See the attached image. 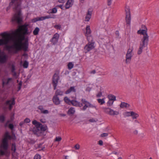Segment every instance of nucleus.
<instances>
[{
	"label": "nucleus",
	"instance_id": "f257e3e1",
	"mask_svg": "<svg viewBox=\"0 0 159 159\" xmlns=\"http://www.w3.org/2000/svg\"><path fill=\"white\" fill-rule=\"evenodd\" d=\"M5 45V49L8 51L10 53L16 54L22 49L25 52L28 51L29 43L28 39L23 43H22V41L18 39L16 42L11 46L7 44Z\"/></svg>",
	"mask_w": 159,
	"mask_h": 159
},
{
	"label": "nucleus",
	"instance_id": "f03ea898",
	"mask_svg": "<svg viewBox=\"0 0 159 159\" xmlns=\"http://www.w3.org/2000/svg\"><path fill=\"white\" fill-rule=\"evenodd\" d=\"M28 26L29 25L26 23L19 25L17 28L14 31L13 34L16 35L18 34H20L19 35V39L21 41L25 40L27 38H25V36L29 35L30 34V32L28 30Z\"/></svg>",
	"mask_w": 159,
	"mask_h": 159
},
{
	"label": "nucleus",
	"instance_id": "7ed1b4c3",
	"mask_svg": "<svg viewBox=\"0 0 159 159\" xmlns=\"http://www.w3.org/2000/svg\"><path fill=\"white\" fill-rule=\"evenodd\" d=\"M147 30H145L140 29L137 31V34L143 35L140 42L139 47L137 52V54L140 55L143 52V49L144 48L147 46L149 41V36L147 33Z\"/></svg>",
	"mask_w": 159,
	"mask_h": 159
},
{
	"label": "nucleus",
	"instance_id": "20e7f679",
	"mask_svg": "<svg viewBox=\"0 0 159 159\" xmlns=\"http://www.w3.org/2000/svg\"><path fill=\"white\" fill-rule=\"evenodd\" d=\"M21 3H17L15 7L14 8L16 11L12 17L11 22L12 23L16 22L18 24L20 25L23 22V17L21 14Z\"/></svg>",
	"mask_w": 159,
	"mask_h": 159
},
{
	"label": "nucleus",
	"instance_id": "39448f33",
	"mask_svg": "<svg viewBox=\"0 0 159 159\" xmlns=\"http://www.w3.org/2000/svg\"><path fill=\"white\" fill-rule=\"evenodd\" d=\"M32 124L36 127L33 128L32 132L34 134L38 136H41L43 132L46 131L47 129L46 125H43L35 120L32 121Z\"/></svg>",
	"mask_w": 159,
	"mask_h": 159
},
{
	"label": "nucleus",
	"instance_id": "423d86ee",
	"mask_svg": "<svg viewBox=\"0 0 159 159\" xmlns=\"http://www.w3.org/2000/svg\"><path fill=\"white\" fill-rule=\"evenodd\" d=\"M11 136L10 134L8 131L6 132L3 136V138L2 140V147L6 150L8 148V140H11Z\"/></svg>",
	"mask_w": 159,
	"mask_h": 159
},
{
	"label": "nucleus",
	"instance_id": "0eeeda50",
	"mask_svg": "<svg viewBox=\"0 0 159 159\" xmlns=\"http://www.w3.org/2000/svg\"><path fill=\"white\" fill-rule=\"evenodd\" d=\"M59 72L56 71L53 74L52 78V84L54 90L56 89L59 80H60Z\"/></svg>",
	"mask_w": 159,
	"mask_h": 159
},
{
	"label": "nucleus",
	"instance_id": "6e6552de",
	"mask_svg": "<svg viewBox=\"0 0 159 159\" xmlns=\"http://www.w3.org/2000/svg\"><path fill=\"white\" fill-rule=\"evenodd\" d=\"M94 43L89 41L84 47V52L86 53L94 48Z\"/></svg>",
	"mask_w": 159,
	"mask_h": 159
},
{
	"label": "nucleus",
	"instance_id": "1a4fd4ad",
	"mask_svg": "<svg viewBox=\"0 0 159 159\" xmlns=\"http://www.w3.org/2000/svg\"><path fill=\"white\" fill-rule=\"evenodd\" d=\"M23 1V0H11V2L9 3V6L7 7L6 11H7L11 8V7L14 6L13 7V9L15 10V9L14 8L16 5L17 3H21L22 4V2Z\"/></svg>",
	"mask_w": 159,
	"mask_h": 159
},
{
	"label": "nucleus",
	"instance_id": "9d476101",
	"mask_svg": "<svg viewBox=\"0 0 159 159\" xmlns=\"http://www.w3.org/2000/svg\"><path fill=\"white\" fill-rule=\"evenodd\" d=\"M125 20L127 25H129L130 24L131 18L130 9L129 8L125 10Z\"/></svg>",
	"mask_w": 159,
	"mask_h": 159
},
{
	"label": "nucleus",
	"instance_id": "9b49d317",
	"mask_svg": "<svg viewBox=\"0 0 159 159\" xmlns=\"http://www.w3.org/2000/svg\"><path fill=\"white\" fill-rule=\"evenodd\" d=\"M16 103L15 98H12L11 100H7L4 103V105L6 106L9 105V109L10 110H11L13 107V106L15 105Z\"/></svg>",
	"mask_w": 159,
	"mask_h": 159
},
{
	"label": "nucleus",
	"instance_id": "f8f14e48",
	"mask_svg": "<svg viewBox=\"0 0 159 159\" xmlns=\"http://www.w3.org/2000/svg\"><path fill=\"white\" fill-rule=\"evenodd\" d=\"M59 38V34L58 33H56L53 35L50 41L52 43L53 45H55L58 43Z\"/></svg>",
	"mask_w": 159,
	"mask_h": 159
},
{
	"label": "nucleus",
	"instance_id": "ddd939ff",
	"mask_svg": "<svg viewBox=\"0 0 159 159\" xmlns=\"http://www.w3.org/2000/svg\"><path fill=\"white\" fill-rule=\"evenodd\" d=\"M81 101L82 102V104H84V107L81 108V110L84 111L86 110L87 107H89V104H88V103H89V102L87 101L84 98H82Z\"/></svg>",
	"mask_w": 159,
	"mask_h": 159
},
{
	"label": "nucleus",
	"instance_id": "4468645a",
	"mask_svg": "<svg viewBox=\"0 0 159 159\" xmlns=\"http://www.w3.org/2000/svg\"><path fill=\"white\" fill-rule=\"evenodd\" d=\"M52 101L54 104L56 105H58L60 104L61 101L60 100L59 97L54 95L52 98Z\"/></svg>",
	"mask_w": 159,
	"mask_h": 159
},
{
	"label": "nucleus",
	"instance_id": "2eb2a0df",
	"mask_svg": "<svg viewBox=\"0 0 159 159\" xmlns=\"http://www.w3.org/2000/svg\"><path fill=\"white\" fill-rule=\"evenodd\" d=\"M71 104L73 106L76 107H81L83 106L82 103H80V102H78L77 100H71Z\"/></svg>",
	"mask_w": 159,
	"mask_h": 159
},
{
	"label": "nucleus",
	"instance_id": "dca6fc26",
	"mask_svg": "<svg viewBox=\"0 0 159 159\" xmlns=\"http://www.w3.org/2000/svg\"><path fill=\"white\" fill-rule=\"evenodd\" d=\"M0 148L3 149V150H0V156L5 155L6 156H7V154H8L9 155V153L8 151V148H7L6 150L4 149L3 147H2V145H1Z\"/></svg>",
	"mask_w": 159,
	"mask_h": 159
},
{
	"label": "nucleus",
	"instance_id": "f3484780",
	"mask_svg": "<svg viewBox=\"0 0 159 159\" xmlns=\"http://www.w3.org/2000/svg\"><path fill=\"white\" fill-rule=\"evenodd\" d=\"M132 57L131 53H127L126 55L125 62L126 64L130 63Z\"/></svg>",
	"mask_w": 159,
	"mask_h": 159
},
{
	"label": "nucleus",
	"instance_id": "a211bd4d",
	"mask_svg": "<svg viewBox=\"0 0 159 159\" xmlns=\"http://www.w3.org/2000/svg\"><path fill=\"white\" fill-rule=\"evenodd\" d=\"M38 108L41 111V112L42 113L46 114H48L49 113V111L47 110H43V107L42 105L39 106L38 107Z\"/></svg>",
	"mask_w": 159,
	"mask_h": 159
},
{
	"label": "nucleus",
	"instance_id": "6ab92c4d",
	"mask_svg": "<svg viewBox=\"0 0 159 159\" xmlns=\"http://www.w3.org/2000/svg\"><path fill=\"white\" fill-rule=\"evenodd\" d=\"M72 91L73 92H76V89H75V87L74 86L70 87L69 89H68L65 92V94H69Z\"/></svg>",
	"mask_w": 159,
	"mask_h": 159
},
{
	"label": "nucleus",
	"instance_id": "aec40b11",
	"mask_svg": "<svg viewBox=\"0 0 159 159\" xmlns=\"http://www.w3.org/2000/svg\"><path fill=\"white\" fill-rule=\"evenodd\" d=\"M129 104L125 102H121L120 104V107L122 108H125L129 107H130Z\"/></svg>",
	"mask_w": 159,
	"mask_h": 159
},
{
	"label": "nucleus",
	"instance_id": "412c9836",
	"mask_svg": "<svg viewBox=\"0 0 159 159\" xmlns=\"http://www.w3.org/2000/svg\"><path fill=\"white\" fill-rule=\"evenodd\" d=\"M119 114V112L114 111L113 110L110 108V111H109V114L111 116L117 115Z\"/></svg>",
	"mask_w": 159,
	"mask_h": 159
},
{
	"label": "nucleus",
	"instance_id": "4be33fe9",
	"mask_svg": "<svg viewBox=\"0 0 159 159\" xmlns=\"http://www.w3.org/2000/svg\"><path fill=\"white\" fill-rule=\"evenodd\" d=\"M86 33L85 35H90L91 33V31L89 25H87L86 28Z\"/></svg>",
	"mask_w": 159,
	"mask_h": 159
},
{
	"label": "nucleus",
	"instance_id": "5701e85b",
	"mask_svg": "<svg viewBox=\"0 0 159 159\" xmlns=\"http://www.w3.org/2000/svg\"><path fill=\"white\" fill-rule=\"evenodd\" d=\"M63 92L61 90L57 89L55 92L54 95L57 97L59 95L62 96L63 95Z\"/></svg>",
	"mask_w": 159,
	"mask_h": 159
},
{
	"label": "nucleus",
	"instance_id": "b1692460",
	"mask_svg": "<svg viewBox=\"0 0 159 159\" xmlns=\"http://www.w3.org/2000/svg\"><path fill=\"white\" fill-rule=\"evenodd\" d=\"M75 112V111L74 110V108L73 107H71L68 110L67 113L69 115H73L74 114Z\"/></svg>",
	"mask_w": 159,
	"mask_h": 159
},
{
	"label": "nucleus",
	"instance_id": "393cba45",
	"mask_svg": "<svg viewBox=\"0 0 159 159\" xmlns=\"http://www.w3.org/2000/svg\"><path fill=\"white\" fill-rule=\"evenodd\" d=\"M12 79L11 78H9L7 79V80L6 82L4 81L3 80L2 81V87H4L5 85H7L10 81H11L12 80Z\"/></svg>",
	"mask_w": 159,
	"mask_h": 159
},
{
	"label": "nucleus",
	"instance_id": "a878e982",
	"mask_svg": "<svg viewBox=\"0 0 159 159\" xmlns=\"http://www.w3.org/2000/svg\"><path fill=\"white\" fill-rule=\"evenodd\" d=\"M64 100L65 102L68 104L70 105V104H71V100H70V99L67 97H65L64 98Z\"/></svg>",
	"mask_w": 159,
	"mask_h": 159
},
{
	"label": "nucleus",
	"instance_id": "bb28decb",
	"mask_svg": "<svg viewBox=\"0 0 159 159\" xmlns=\"http://www.w3.org/2000/svg\"><path fill=\"white\" fill-rule=\"evenodd\" d=\"M108 98L110 100L114 101L116 100V97L112 94H110L108 95Z\"/></svg>",
	"mask_w": 159,
	"mask_h": 159
},
{
	"label": "nucleus",
	"instance_id": "cd10ccee",
	"mask_svg": "<svg viewBox=\"0 0 159 159\" xmlns=\"http://www.w3.org/2000/svg\"><path fill=\"white\" fill-rule=\"evenodd\" d=\"M46 16L47 19H48L50 18H52L54 19L56 18V15L54 14H50Z\"/></svg>",
	"mask_w": 159,
	"mask_h": 159
},
{
	"label": "nucleus",
	"instance_id": "c85d7f7f",
	"mask_svg": "<svg viewBox=\"0 0 159 159\" xmlns=\"http://www.w3.org/2000/svg\"><path fill=\"white\" fill-rule=\"evenodd\" d=\"M134 114V112L133 111L130 112H126L125 113V116H133Z\"/></svg>",
	"mask_w": 159,
	"mask_h": 159
},
{
	"label": "nucleus",
	"instance_id": "c756f323",
	"mask_svg": "<svg viewBox=\"0 0 159 159\" xmlns=\"http://www.w3.org/2000/svg\"><path fill=\"white\" fill-rule=\"evenodd\" d=\"M5 119V117L3 115H0V122L3 123Z\"/></svg>",
	"mask_w": 159,
	"mask_h": 159
},
{
	"label": "nucleus",
	"instance_id": "7c9ffc66",
	"mask_svg": "<svg viewBox=\"0 0 159 159\" xmlns=\"http://www.w3.org/2000/svg\"><path fill=\"white\" fill-rule=\"evenodd\" d=\"M74 66V65L72 62H69L67 65L68 68L70 70Z\"/></svg>",
	"mask_w": 159,
	"mask_h": 159
},
{
	"label": "nucleus",
	"instance_id": "2f4dec72",
	"mask_svg": "<svg viewBox=\"0 0 159 159\" xmlns=\"http://www.w3.org/2000/svg\"><path fill=\"white\" fill-rule=\"evenodd\" d=\"M39 31V29L38 27H36L33 31V34L34 35H37L38 34Z\"/></svg>",
	"mask_w": 159,
	"mask_h": 159
},
{
	"label": "nucleus",
	"instance_id": "473e14b6",
	"mask_svg": "<svg viewBox=\"0 0 159 159\" xmlns=\"http://www.w3.org/2000/svg\"><path fill=\"white\" fill-rule=\"evenodd\" d=\"M11 150L15 152L16 150V144L15 143H13L11 145Z\"/></svg>",
	"mask_w": 159,
	"mask_h": 159
},
{
	"label": "nucleus",
	"instance_id": "72a5a7b5",
	"mask_svg": "<svg viewBox=\"0 0 159 159\" xmlns=\"http://www.w3.org/2000/svg\"><path fill=\"white\" fill-rule=\"evenodd\" d=\"M97 101H98V102L100 105H101L103 104L105 102L104 98H102V99H100V98L98 99H97Z\"/></svg>",
	"mask_w": 159,
	"mask_h": 159
},
{
	"label": "nucleus",
	"instance_id": "f704fd0d",
	"mask_svg": "<svg viewBox=\"0 0 159 159\" xmlns=\"http://www.w3.org/2000/svg\"><path fill=\"white\" fill-rule=\"evenodd\" d=\"M29 65V62L26 60L24 61L23 66L24 68H28Z\"/></svg>",
	"mask_w": 159,
	"mask_h": 159
},
{
	"label": "nucleus",
	"instance_id": "c9c22d12",
	"mask_svg": "<svg viewBox=\"0 0 159 159\" xmlns=\"http://www.w3.org/2000/svg\"><path fill=\"white\" fill-rule=\"evenodd\" d=\"M91 15H88L86 14L85 18V20L86 21H89L90 19Z\"/></svg>",
	"mask_w": 159,
	"mask_h": 159
},
{
	"label": "nucleus",
	"instance_id": "e433bc0d",
	"mask_svg": "<svg viewBox=\"0 0 159 159\" xmlns=\"http://www.w3.org/2000/svg\"><path fill=\"white\" fill-rule=\"evenodd\" d=\"M57 11V10L56 8L54 7L52 9V11L51 12H49V11H48V13L49 14L50 13H55Z\"/></svg>",
	"mask_w": 159,
	"mask_h": 159
},
{
	"label": "nucleus",
	"instance_id": "4c0bfd02",
	"mask_svg": "<svg viewBox=\"0 0 159 159\" xmlns=\"http://www.w3.org/2000/svg\"><path fill=\"white\" fill-rule=\"evenodd\" d=\"M132 118L133 119H136L139 116V115L138 114L135 113L134 112V114L133 116H131Z\"/></svg>",
	"mask_w": 159,
	"mask_h": 159
},
{
	"label": "nucleus",
	"instance_id": "58836bf2",
	"mask_svg": "<svg viewBox=\"0 0 159 159\" xmlns=\"http://www.w3.org/2000/svg\"><path fill=\"white\" fill-rule=\"evenodd\" d=\"M114 101L110 100L109 99L107 103V105L108 106H110L112 105Z\"/></svg>",
	"mask_w": 159,
	"mask_h": 159
},
{
	"label": "nucleus",
	"instance_id": "ea45409f",
	"mask_svg": "<svg viewBox=\"0 0 159 159\" xmlns=\"http://www.w3.org/2000/svg\"><path fill=\"white\" fill-rule=\"evenodd\" d=\"M103 109L104 110V112L109 114V111H110V108H104Z\"/></svg>",
	"mask_w": 159,
	"mask_h": 159
},
{
	"label": "nucleus",
	"instance_id": "a19ab883",
	"mask_svg": "<svg viewBox=\"0 0 159 159\" xmlns=\"http://www.w3.org/2000/svg\"><path fill=\"white\" fill-rule=\"evenodd\" d=\"M39 21L44 20L46 19V16H42L41 17H38Z\"/></svg>",
	"mask_w": 159,
	"mask_h": 159
},
{
	"label": "nucleus",
	"instance_id": "79ce46f5",
	"mask_svg": "<svg viewBox=\"0 0 159 159\" xmlns=\"http://www.w3.org/2000/svg\"><path fill=\"white\" fill-rule=\"evenodd\" d=\"M54 27L57 30H60L61 29V25H54Z\"/></svg>",
	"mask_w": 159,
	"mask_h": 159
},
{
	"label": "nucleus",
	"instance_id": "37998d69",
	"mask_svg": "<svg viewBox=\"0 0 159 159\" xmlns=\"http://www.w3.org/2000/svg\"><path fill=\"white\" fill-rule=\"evenodd\" d=\"M73 71L71 75L72 76H75L76 75V74L77 70V69H74L73 70Z\"/></svg>",
	"mask_w": 159,
	"mask_h": 159
},
{
	"label": "nucleus",
	"instance_id": "c03bdc74",
	"mask_svg": "<svg viewBox=\"0 0 159 159\" xmlns=\"http://www.w3.org/2000/svg\"><path fill=\"white\" fill-rule=\"evenodd\" d=\"M41 156L39 154H36L34 157V159H40Z\"/></svg>",
	"mask_w": 159,
	"mask_h": 159
},
{
	"label": "nucleus",
	"instance_id": "a18cd8bd",
	"mask_svg": "<svg viewBox=\"0 0 159 159\" xmlns=\"http://www.w3.org/2000/svg\"><path fill=\"white\" fill-rule=\"evenodd\" d=\"M32 21V22L33 23H35V22H36L37 21H39V20H38V17H36V18H33V19H32L31 20Z\"/></svg>",
	"mask_w": 159,
	"mask_h": 159
},
{
	"label": "nucleus",
	"instance_id": "49530a36",
	"mask_svg": "<svg viewBox=\"0 0 159 159\" xmlns=\"http://www.w3.org/2000/svg\"><path fill=\"white\" fill-rule=\"evenodd\" d=\"M73 0H68L66 3H67V4H69L71 6H72L73 4Z\"/></svg>",
	"mask_w": 159,
	"mask_h": 159
},
{
	"label": "nucleus",
	"instance_id": "de8ad7c7",
	"mask_svg": "<svg viewBox=\"0 0 159 159\" xmlns=\"http://www.w3.org/2000/svg\"><path fill=\"white\" fill-rule=\"evenodd\" d=\"M89 105V107H91L92 108H96V106L93 105L91 104L89 102V103H88Z\"/></svg>",
	"mask_w": 159,
	"mask_h": 159
},
{
	"label": "nucleus",
	"instance_id": "09e8293b",
	"mask_svg": "<svg viewBox=\"0 0 159 159\" xmlns=\"http://www.w3.org/2000/svg\"><path fill=\"white\" fill-rule=\"evenodd\" d=\"M15 66L14 65H12L11 66V71L12 72H14L15 70Z\"/></svg>",
	"mask_w": 159,
	"mask_h": 159
},
{
	"label": "nucleus",
	"instance_id": "8fccbe9b",
	"mask_svg": "<svg viewBox=\"0 0 159 159\" xmlns=\"http://www.w3.org/2000/svg\"><path fill=\"white\" fill-rule=\"evenodd\" d=\"M72 6L69 4H67V3H66L65 6V7L66 9H68L70 7H71Z\"/></svg>",
	"mask_w": 159,
	"mask_h": 159
},
{
	"label": "nucleus",
	"instance_id": "3c124183",
	"mask_svg": "<svg viewBox=\"0 0 159 159\" xmlns=\"http://www.w3.org/2000/svg\"><path fill=\"white\" fill-rule=\"evenodd\" d=\"M25 123H29L30 121V120L28 118H25L24 120Z\"/></svg>",
	"mask_w": 159,
	"mask_h": 159
},
{
	"label": "nucleus",
	"instance_id": "603ef678",
	"mask_svg": "<svg viewBox=\"0 0 159 159\" xmlns=\"http://www.w3.org/2000/svg\"><path fill=\"white\" fill-rule=\"evenodd\" d=\"M8 127L10 129L12 130L14 129V125L12 124H10L8 125Z\"/></svg>",
	"mask_w": 159,
	"mask_h": 159
},
{
	"label": "nucleus",
	"instance_id": "864d4df0",
	"mask_svg": "<svg viewBox=\"0 0 159 159\" xmlns=\"http://www.w3.org/2000/svg\"><path fill=\"white\" fill-rule=\"evenodd\" d=\"M61 140V137H56L55 139L56 141H60Z\"/></svg>",
	"mask_w": 159,
	"mask_h": 159
},
{
	"label": "nucleus",
	"instance_id": "5fc2aeb1",
	"mask_svg": "<svg viewBox=\"0 0 159 159\" xmlns=\"http://www.w3.org/2000/svg\"><path fill=\"white\" fill-rule=\"evenodd\" d=\"M141 28L142 30H147V29L146 26L144 25H141Z\"/></svg>",
	"mask_w": 159,
	"mask_h": 159
},
{
	"label": "nucleus",
	"instance_id": "6e6d98bb",
	"mask_svg": "<svg viewBox=\"0 0 159 159\" xmlns=\"http://www.w3.org/2000/svg\"><path fill=\"white\" fill-rule=\"evenodd\" d=\"M102 95V93L101 92H99L96 95V97L98 98L100 97Z\"/></svg>",
	"mask_w": 159,
	"mask_h": 159
},
{
	"label": "nucleus",
	"instance_id": "4d7b16f0",
	"mask_svg": "<svg viewBox=\"0 0 159 159\" xmlns=\"http://www.w3.org/2000/svg\"><path fill=\"white\" fill-rule=\"evenodd\" d=\"M112 0H107V4L108 6H110L111 5L112 1Z\"/></svg>",
	"mask_w": 159,
	"mask_h": 159
},
{
	"label": "nucleus",
	"instance_id": "13d9d810",
	"mask_svg": "<svg viewBox=\"0 0 159 159\" xmlns=\"http://www.w3.org/2000/svg\"><path fill=\"white\" fill-rule=\"evenodd\" d=\"M30 143L31 144H34L35 142V141L34 139H30Z\"/></svg>",
	"mask_w": 159,
	"mask_h": 159
},
{
	"label": "nucleus",
	"instance_id": "bf43d9fd",
	"mask_svg": "<svg viewBox=\"0 0 159 159\" xmlns=\"http://www.w3.org/2000/svg\"><path fill=\"white\" fill-rule=\"evenodd\" d=\"M108 134L107 133H103L101 134V136L102 137H107L108 136Z\"/></svg>",
	"mask_w": 159,
	"mask_h": 159
},
{
	"label": "nucleus",
	"instance_id": "052dcab7",
	"mask_svg": "<svg viewBox=\"0 0 159 159\" xmlns=\"http://www.w3.org/2000/svg\"><path fill=\"white\" fill-rule=\"evenodd\" d=\"M16 136L14 134H13L11 136V139L15 140L16 139Z\"/></svg>",
	"mask_w": 159,
	"mask_h": 159
},
{
	"label": "nucleus",
	"instance_id": "680f3d73",
	"mask_svg": "<svg viewBox=\"0 0 159 159\" xmlns=\"http://www.w3.org/2000/svg\"><path fill=\"white\" fill-rule=\"evenodd\" d=\"M133 51V48H129L127 51V53H131V52Z\"/></svg>",
	"mask_w": 159,
	"mask_h": 159
},
{
	"label": "nucleus",
	"instance_id": "e2e57ef3",
	"mask_svg": "<svg viewBox=\"0 0 159 159\" xmlns=\"http://www.w3.org/2000/svg\"><path fill=\"white\" fill-rule=\"evenodd\" d=\"M134 156L133 154L130 155L129 157V159H134Z\"/></svg>",
	"mask_w": 159,
	"mask_h": 159
},
{
	"label": "nucleus",
	"instance_id": "0e129e2a",
	"mask_svg": "<svg viewBox=\"0 0 159 159\" xmlns=\"http://www.w3.org/2000/svg\"><path fill=\"white\" fill-rule=\"evenodd\" d=\"M76 149L78 150L80 148V146L78 144H76L75 147Z\"/></svg>",
	"mask_w": 159,
	"mask_h": 159
},
{
	"label": "nucleus",
	"instance_id": "69168bd1",
	"mask_svg": "<svg viewBox=\"0 0 159 159\" xmlns=\"http://www.w3.org/2000/svg\"><path fill=\"white\" fill-rule=\"evenodd\" d=\"M98 144H99L100 145H102L103 144V141L102 140H100L98 141Z\"/></svg>",
	"mask_w": 159,
	"mask_h": 159
},
{
	"label": "nucleus",
	"instance_id": "338daca9",
	"mask_svg": "<svg viewBox=\"0 0 159 159\" xmlns=\"http://www.w3.org/2000/svg\"><path fill=\"white\" fill-rule=\"evenodd\" d=\"M25 123L24 122V121H22L20 123L19 125L20 127H22Z\"/></svg>",
	"mask_w": 159,
	"mask_h": 159
},
{
	"label": "nucleus",
	"instance_id": "774afa93",
	"mask_svg": "<svg viewBox=\"0 0 159 159\" xmlns=\"http://www.w3.org/2000/svg\"><path fill=\"white\" fill-rule=\"evenodd\" d=\"M66 0H58V2L61 3H64Z\"/></svg>",
	"mask_w": 159,
	"mask_h": 159
}]
</instances>
